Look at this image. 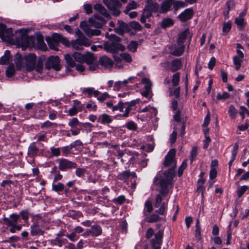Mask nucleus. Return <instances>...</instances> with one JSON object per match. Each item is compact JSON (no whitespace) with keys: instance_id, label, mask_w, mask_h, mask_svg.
<instances>
[{"instance_id":"6","label":"nucleus","mask_w":249,"mask_h":249,"mask_svg":"<svg viewBox=\"0 0 249 249\" xmlns=\"http://www.w3.org/2000/svg\"><path fill=\"white\" fill-rule=\"evenodd\" d=\"M90 44V40L82 34L79 35L77 38L71 42L72 47L76 50H82L83 46L88 47Z\"/></svg>"},{"instance_id":"10","label":"nucleus","mask_w":249,"mask_h":249,"mask_svg":"<svg viewBox=\"0 0 249 249\" xmlns=\"http://www.w3.org/2000/svg\"><path fill=\"white\" fill-rule=\"evenodd\" d=\"M19 219V215L16 213H12L10 215L9 218L4 217L2 218V220L5 225L11 227L9 231L11 233H15L16 231V228H15V223H17Z\"/></svg>"},{"instance_id":"62","label":"nucleus","mask_w":249,"mask_h":249,"mask_svg":"<svg viewBox=\"0 0 249 249\" xmlns=\"http://www.w3.org/2000/svg\"><path fill=\"white\" fill-rule=\"evenodd\" d=\"M126 126L127 129L131 130H136L137 129V124L133 121L128 122L126 124Z\"/></svg>"},{"instance_id":"18","label":"nucleus","mask_w":249,"mask_h":249,"mask_svg":"<svg viewBox=\"0 0 249 249\" xmlns=\"http://www.w3.org/2000/svg\"><path fill=\"white\" fill-rule=\"evenodd\" d=\"M99 64L106 68L111 67L113 64L112 60L107 56L100 57L99 59Z\"/></svg>"},{"instance_id":"32","label":"nucleus","mask_w":249,"mask_h":249,"mask_svg":"<svg viewBox=\"0 0 249 249\" xmlns=\"http://www.w3.org/2000/svg\"><path fill=\"white\" fill-rule=\"evenodd\" d=\"M95 60V57L93 54L88 53L84 55V62L87 64H90L93 63Z\"/></svg>"},{"instance_id":"64","label":"nucleus","mask_w":249,"mask_h":249,"mask_svg":"<svg viewBox=\"0 0 249 249\" xmlns=\"http://www.w3.org/2000/svg\"><path fill=\"white\" fill-rule=\"evenodd\" d=\"M124 107H125V111L122 115L124 117H127L129 116V112L133 110V108L128 105H124Z\"/></svg>"},{"instance_id":"30","label":"nucleus","mask_w":249,"mask_h":249,"mask_svg":"<svg viewBox=\"0 0 249 249\" xmlns=\"http://www.w3.org/2000/svg\"><path fill=\"white\" fill-rule=\"evenodd\" d=\"M10 51L6 50L5 52L4 55L1 57L0 64L1 65H7L9 63L10 57Z\"/></svg>"},{"instance_id":"25","label":"nucleus","mask_w":249,"mask_h":249,"mask_svg":"<svg viewBox=\"0 0 249 249\" xmlns=\"http://www.w3.org/2000/svg\"><path fill=\"white\" fill-rule=\"evenodd\" d=\"M181 67V62L179 59H176L171 62L170 70L172 72H175L180 69Z\"/></svg>"},{"instance_id":"27","label":"nucleus","mask_w":249,"mask_h":249,"mask_svg":"<svg viewBox=\"0 0 249 249\" xmlns=\"http://www.w3.org/2000/svg\"><path fill=\"white\" fill-rule=\"evenodd\" d=\"M152 16V12L145 7L143 10L140 21L142 23H144L146 22V19L150 18Z\"/></svg>"},{"instance_id":"51","label":"nucleus","mask_w":249,"mask_h":249,"mask_svg":"<svg viewBox=\"0 0 249 249\" xmlns=\"http://www.w3.org/2000/svg\"><path fill=\"white\" fill-rule=\"evenodd\" d=\"M50 150L52 155L54 157H57L60 155L61 147L55 148L54 147H51L50 148Z\"/></svg>"},{"instance_id":"41","label":"nucleus","mask_w":249,"mask_h":249,"mask_svg":"<svg viewBox=\"0 0 249 249\" xmlns=\"http://www.w3.org/2000/svg\"><path fill=\"white\" fill-rule=\"evenodd\" d=\"M233 63L235 66V69L237 71H238L241 66V63L243 61V58L239 57V56H234L233 58Z\"/></svg>"},{"instance_id":"7","label":"nucleus","mask_w":249,"mask_h":249,"mask_svg":"<svg viewBox=\"0 0 249 249\" xmlns=\"http://www.w3.org/2000/svg\"><path fill=\"white\" fill-rule=\"evenodd\" d=\"M104 3L112 12L115 16H118L120 14L119 9L122 6L121 3L118 0H103Z\"/></svg>"},{"instance_id":"43","label":"nucleus","mask_w":249,"mask_h":249,"mask_svg":"<svg viewBox=\"0 0 249 249\" xmlns=\"http://www.w3.org/2000/svg\"><path fill=\"white\" fill-rule=\"evenodd\" d=\"M15 72L14 66L13 65H10L6 71V75L7 77H11L15 74Z\"/></svg>"},{"instance_id":"61","label":"nucleus","mask_w":249,"mask_h":249,"mask_svg":"<svg viewBox=\"0 0 249 249\" xmlns=\"http://www.w3.org/2000/svg\"><path fill=\"white\" fill-rule=\"evenodd\" d=\"M248 188V187L246 185H244L240 187L236 191L238 197H241L243 196V195L245 193Z\"/></svg>"},{"instance_id":"39","label":"nucleus","mask_w":249,"mask_h":249,"mask_svg":"<svg viewBox=\"0 0 249 249\" xmlns=\"http://www.w3.org/2000/svg\"><path fill=\"white\" fill-rule=\"evenodd\" d=\"M120 58L117 57L115 58L116 61H120L121 59L125 60L127 62H130L132 61V58L130 55L128 53H123L120 55Z\"/></svg>"},{"instance_id":"46","label":"nucleus","mask_w":249,"mask_h":249,"mask_svg":"<svg viewBox=\"0 0 249 249\" xmlns=\"http://www.w3.org/2000/svg\"><path fill=\"white\" fill-rule=\"evenodd\" d=\"M72 56L75 61L79 63L84 62V55L81 53L75 52L72 54Z\"/></svg>"},{"instance_id":"54","label":"nucleus","mask_w":249,"mask_h":249,"mask_svg":"<svg viewBox=\"0 0 249 249\" xmlns=\"http://www.w3.org/2000/svg\"><path fill=\"white\" fill-rule=\"evenodd\" d=\"M52 189L55 192L62 191L64 189V185L61 182H59L57 184H53L52 186Z\"/></svg>"},{"instance_id":"34","label":"nucleus","mask_w":249,"mask_h":249,"mask_svg":"<svg viewBox=\"0 0 249 249\" xmlns=\"http://www.w3.org/2000/svg\"><path fill=\"white\" fill-rule=\"evenodd\" d=\"M131 172L129 170H126L124 172H123L120 173L117 176V178L121 180H123L125 182L128 179V178L130 177Z\"/></svg>"},{"instance_id":"50","label":"nucleus","mask_w":249,"mask_h":249,"mask_svg":"<svg viewBox=\"0 0 249 249\" xmlns=\"http://www.w3.org/2000/svg\"><path fill=\"white\" fill-rule=\"evenodd\" d=\"M71 149H72L71 148L70 145L61 147V151L62 152V156H68L71 153Z\"/></svg>"},{"instance_id":"59","label":"nucleus","mask_w":249,"mask_h":249,"mask_svg":"<svg viewBox=\"0 0 249 249\" xmlns=\"http://www.w3.org/2000/svg\"><path fill=\"white\" fill-rule=\"evenodd\" d=\"M228 112L230 114V116L232 119L235 117L237 113V110L233 105H231L230 106Z\"/></svg>"},{"instance_id":"57","label":"nucleus","mask_w":249,"mask_h":249,"mask_svg":"<svg viewBox=\"0 0 249 249\" xmlns=\"http://www.w3.org/2000/svg\"><path fill=\"white\" fill-rule=\"evenodd\" d=\"M142 82L143 84H144V88L146 89L151 90L152 83L148 78L145 77L142 78Z\"/></svg>"},{"instance_id":"28","label":"nucleus","mask_w":249,"mask_h":249,"mask_svg":"<svg viewBox=\"0 0 249 249\" xmlns=\"http://www.w3.org/2000/svg\"><path fill=\"white\" fill-rule=\"evenodd\" d=\"M68 125L71 129L82 128L83 124L80 123L77 118H73L69 122Z\"/></svg>"},{"instance_id":"37","label":"nucleus","mask_w":249,"mask_h":249,"mask_svg":"<svg viewBox=\"0 0 249 249\" xmlns=\"http://www.w3.org/2000/svg\"><path fill=\"white\" fill-rule=\"evenodd\" d=\"M65 59L67 64L71 67L73 68L75 66V60L73 57L72 55L70 54H66L65 55Z\"/></svg>"},{"instance_id":"31","label":"nucleus","mask_w":249,"mask_h":249,"mask_svg":"<svg viewBox=\"0 0 249 249\" xmlns=\"http://www.w3.org/2000/svg\"><path fill=\"white\" fill-rule=\"evenodd\" d=\"M88 22L91 26L97 28H101L104 25V22H100L93 18H89Z\"/></svg>"},{"instance_id":"53","label":"nucleus","mask_w":249,"mask_h":249,"mask_svg":"<svg viewBox=\"0 0 249 249\" xmlns=\"http://www.w3.org/2000/svg\"><path fill=\"white\" fill-rule=\"evenodd\" d=\"M197 155V147L196 146H194L193 147L192 151H191V153H190V160H191V162H192L195 160Z\"/></svg>"},{"instance_id":"24","label":"nucleus","mask_w":249,"mask_h":249,"mask_svg":"<svg viewBox=\"0 0 249 249\" xmlns=\"http://www.w3.org/2000/svg\"><path fill=\"white\" fill-rule=\"evenodd\" d=\"M157 213H153L150 216H145V220L148 223H155L162 220Z\"/></svg>"},{"instance_id":"1","label":"nucleus","mask_w":249,"mask_h":249,"mask_svg":"<svg viewBox=\"0 0 249 249\" xmlns=\"http://www.w3.org/2000/svg\"><path fill=\"white\" fill-rule=\"evenodd\" d=\"M0 38L3 41L9 42H15L21 46L22 49L27 47H33L35 46V37L28 36L26 35L19 33L14 38V34L12 28H6L3 23H0Z\"/></svg>"},{"instance_id":"47","label":"nucleus","mask_w":249,"mask_h":249,"mask_svg":"<svg viewBox=\"0 0 249 249\" xmlns=\"http://www.w3.org/2000/svg\"><path fill=\"white\" fill-rule=\"evenodd\" d=\"M124 103L122 101H120L118 104L116 106H113L112 108L113 111L119 110L120 112H124Z\"/></svg>"},{"instance_id":"60","label":"nucleus","mask_w":249,"mask_h":249,"mask_svg":"<svg viewBox=\"0 0 249 249\" xmlns=\"http://www.w3.org/2000/svg\"><path fill=\"white\" fill-rule=\"evenodd\" d=\"M173 5L175 11H177L179 8L184 7L185 4L184 2L182 1H178L176 2L173 1Z\"/></svg>"},{"instance_id":"36","label":"nucleus","mask_w":249,"mask_h":249,"mask_svg":"<svg viewBox=\"0 0 249 249\" xmlns=\"http://www.w3.org/2000/svg\"><path fill=\"white\" fill-rule=\"evenodd\" d=\"M178 47L177 49H176L172 53V54L173 55L179 56L181 55L184 52V48L185 46L184 44H178Z\"/></svg>"},{"instance_id":"56","label":"nucleus","mask_w":249,"mask_h":249,"mask_svg":"<svg viewBox=\"0 0 249 249\" xmlns=\"http://www.w3.org/2000/svg\"><path fill=\"white\" fill-rule=\"evenodd\" d=\"M231 28V21H228L223 23L222 31L224 33H228Z\"/></svg>"},{"instance_id":"52","label":"nucleus","mask_w":249,"mask_h":249,"mask_svg":"<svg viewBox=\"0 0 249 249\" xmlns=\"http://www.w3.org/2000/svg\"><path fill=\"white\" fill-rule=\"evenodd\" d=\"M35 112V118L37 119H42L46 116V112L44 110L40 109L37 111L36 109Z\"/></svg>"},{"instance_id":"19","label":"nucleus","mask_w":249,"mask_h":249,"mask_svg":"<svg viewBox=\"0 0 249 249\" xmlns=\"http://www.w3.org/2000/svg\"><path fill=\"white\" fill-rule=\"evenodd\" d=\"M97 119L98 122L104 124H108L113 121L112 117L106 113L99 115Z\"/></svg>"},{"instance_id":"33","label":"nucleus","mask_w":249,"mask_h":249,"mask_svg":"<svg viewBox=\"0 0 249 249\" xmlns=\"http://www.w3.org/2000/svg\"><path fill=\"white\" fill-rule=\"evenodd\" d=\"M234 22L238 26L239 30H243L246 25V22L245 21L244 18H240V17L236 18Z\"/></svg>"},{"instance_id":"5","label":"nucleus","mask_w":249,"mask_h":249,"mask_svg":"<svg viewBox=\"0 0 249 249\" xmlns=\"http://www.w3.org/2000/svg\"><path fill=\"white\" fill-rule=\"evenodd\" d=\"M16 58L15 63L17 66L21 67L25 61L28 71H31L35 69L36 61V56L35 54L30 53L22 58L19 53H17L16 55Z\"/></svg>"},{"instance_id":"55","label":"nucleus","mask_w":249,"mask_h":249,"mask_svg":"<svg viewBox=\"0 0 249 249\" xmlns=\"http://www.w3.org/2000/svg\"><path fill=\"white\" fill-rule=\"evenodd\" d=\"M186 166H187L186 160H184L182 161V162L181 165L180 166V167L178 169V177H180L182 175L183 171H184V169L186 168Z\"/></svg>"},{"instance_id":"29","label":"nucleus","mask_w":249,"mask_h":249,"mask_svg":"<svg viewBox=\"0 0 249 249\" xmlns=\"http://www.w3.org/2000/svg\"><path fill=\"white\" fill-rule=\"evenodd\" d=\"M153 210L152 202L150 200H147L144 204L143 214L144 216H147Z\"/></svg>"},{"instance_id":"4","label":"nucleus","mask_w":249,"mask_h":249,"mask_svg":"<svg viewBox=\"0 0 249 249\" xmlns=\"http://www.w3.org/2000/svg\"><path fill=\"white\" fill-rule=\"evenodd\" d=\"M121 38L114 34H111L109 40L104 43V49L107 52L114 53L117 50L124 51L125 47L120 43Z\"/></svg>"},{"instance_id":"15","label":"nucleus","mask_w":249,"mask_h":249,"mask_svg":"<svg viewBox=\"0 0 249 249\" xmlns=\"http://www.w3.org/2000/svg\"><path fill=\"white\" fill-rule=\"evenodd\" d=\"M194 15V11L191 8L185 9L178 16V18L183 22L190 19Z\"/></svg>"},{"instance_id":"42","label":"nucleus","mask_w":249,"mask_h":249,"mask_svg":"<svg viewBox=\"0 0 249 249\" xmlns=\"http://www.w3.org/2000/svg\"><path fill=\"white\" fill-rule=\"evenodd\" d=\"M180 80V74L179 72H176L172 76V83L174 87H177L178 85Z\"/></svg>"},{"instance_id":"11","label":"nucleus","mask_w":249,"mask_h":249,"mask_svg":"<svg viewBox=\"0 0 249 249\" xmlns=\"http://www.w3.org/2000/svg\"><path fill=\"white\" fill-rule=\"evenodd\" d=\"M102 233L101 227L97 224H94L91 226L90 229H87L85 231L81 234L84 237H87L89 235L92 237H97Z\"/></svg>"},{"instance_id":"26","label":"nucleus","mask_w":249,"mask_h":249,"mask_svg":"<svg viewBox=\"0 0 249 249\" xmlns=\"http://www.w3.org/2000/svg\"><path fill=\"white\" fill-rule=\"evenodd\" d=\"M31 234L33 236L43 235L44 231H42L38 224H34L31 226Z\"/></svg>"},{"instance_id":"12","label":"nucleus","mask_w":249,"mask_h":249,"mask_svg":"<svg viewBox=\"0 0 249 249\" xmlns=\"http://www.w3.org/2000/svg\"><path fill=\"white\" fill-rule=\"evenodd\" d=\"M60 34L54 33L52 36L46 38V41L50 49L56 50L60 43Z\"/></svg>"},{"instance_id":"3","label":"nucleus","mask_w":249,"mask_h":249,"mask_svg":"<svg viewBox=\"0 0 249 249\" xmlns=\"http://www.w3.org/2000/svg\"><path fill=\"white\" fill-rule=\"evenodd\" d=\"M156 185L159 184L160 187V194H157L155 197V207L158 208L162 203L163 197L166 196L169 193V186L171 184L168 180L160 179L159 180L158 176H156L154 180Z\"/></svg>"},{"instance_id":"20","label":"nucleus","mask_w":249,"mask_h":249,"mask_svg":"<svg viewBox=\"0 0 249 249\" xmlns=\"http://www.w3.org/2000/svg\"><path fill=\"white\" fill-rule=\"evenodd\" d=\"M83 30L89 37H91L93 36H99L101 34V31L100 30L97 29H92L88 26L85 27L83 28Z\"/></svg>"},{"instance_id":"40","label":"nucleus","mask_w":249,"mask_h":249,"mask_svg":"<svg viewBox=\"0 0 249 249\" xmlns=\"http://www.w3.org/2000/svg\"><path fill=\"white\" fill-rule=\"evenodd\" d=\"M58 236H65L68 238L71 241H74L77 240L79 236L76 234V233L75 232H73L70 234H63L61 232L58 234Z\"/></svg>"},{"instance_id":"17","label":"nucleus","mask_w":249,"mask_h":249,"mask_svg":"<svg viewBox=\"0 0 249 249\" xmlns=\"http://www.w3.org/2000/svg\"><path fill=\"white\" fill-rule=\"evenodd\" d=\"M39 149L37 147L36 142L31 143L28 149V155L30 157L34 158L38 155Z\"/></svg>"},{"instance_id":"2","label":"nucleus","mask_w":249,"mask_h":249,"mask_svg":"<svg viewBox=\"0 0 249 249\" xmlns=\"http://www.w3.org/2000/svg\"><path fill=\"white\" fill-rule=\"evenodd\" d=\"M176 150L172 149L169 150L168 154L165 156L164 161V166L166 167H170L167 171L164 173L165 178L160 176H158L159 180L166 179L168 180L169 183H171V181L175 176V169L177 167V162L175 160Z\"/></svg>"},{"instance_id":"48","label":"nucleus","mask_w":249,"mask_h":249,"mask_svg":"<svg viewBox=\"0 0 249 249\" xmlns=\"http://www.w3.org/2000/svg\"><path fill=\"white\" fill-rule=\"evenodd\" d=\"M129 26V27H131L132 28L138 31H141L142 29V26L138 21H133L130 22Z\"/></svg>"},{"instance_id":"23","label":"nucleus","mask_w":249,"mask_h":249,"mask_svg":"<svg viewBox=\"0 0 249 249\" xmlns=\"http://www.w3.org/2000/svg\"><path fill=\"white\" fill-rule=\"evenodd\" d=\"M36 46L38 49L46 51L47 49V46L44 41L43 36H38L36 38Z\"/></svg>"},{"instance_id":"16","label":"nucleus","mask_w":249,"mask_h":249,"mask_svg":"<svg viewBox=\"0 0 249 249\" xmlns=\"http://www.w3.org/2000/svg\"><path fill=\"white\" fill-rule=\"evenodd\" d=\"M173 0H164L160 5V13H166L171 10Z\"/></svg>"},{"instance_id":"9","label":"nucleus","mask_w":249,"mask_h":249,"mask_svg":"<svg viewBox=\"0 0 249 249\" xmlns=\"http://www.w3.org/2000/svg\"><path fill=\"white\" fill-rule=\"evenodd\" d=\"M45 68L49 70L51 68L56 71H59L61 67L60 65V59L58 56H50L47 59L45 64Z\"/></svg>"},{"instance_id":"8","label":"nucleus","mask_w":249,"mask_h":249,"mask_svg":"<svg viewBox=\"0 0 249 249\" xmlns=\"http://www.w3.org/2000/svg\"><path fill=\"white\" fill-rule=\"evenodd\" d=\"M56 162L58 164V168L61 171H67L77 167V164L75 162L67 159H58L56 160Z\"/></svg>"},{"instance_id":"49","label":"nucleus","mask_w":249,"mask_h":249,"mask_svg":"<svg viewBox=\"0 0 249 249\" xmlns=\"http://www.w3.org/2000/svg\"><path fill=\"white\" fill-rule=\"evenodd\" d=\"M126 199L124 196H120L117 198H115L112 200V202L115 204H118L119 205L123 204L125 201Z\"/></svg>"},{"instance_id":"35","label":"nucleus","mask_w":249,"mask_h":249,"mask_svg":"<svg viewBox=\"0 0 249 249\" xmlns=\"http://www.w3.org/2000/svg\"><path fill=\"white\" fill-rule=\"evenodd\" d=\"M174 24V21L170 18H166L162 20L161 23V27L163 29L169 27Z\"/></svg>"},{"instance_id":"58","label":"nucleus","mask_w":249,"mask_h":249,"mask_svg":"<svg viewBox=\"0 0 249 249\" xmlns=\"http://www.w3.org/2000/svg\"><path fill=\"white\" fill-rule=\"evenodd\" d=\"M86 172V169L82 168H77L75 170V175L79 178L83 177Z\"/></svg>"},{"instance_id":"13","label":"nucleus","mask_w":249,"mask_h":249,"mask_svg":"<svg viewBox=\"0 0 249 249\" xmlns=\"http://www.w3.org/2000/svg\"><path fill=\"white\" fill-rule=\"evenodd\" d=\"M163 236V231L160 230L154 236V238L150 241L151 245L153 249H160L162 244V239Z\"/></svg>"},{"instance_id":"44","label":"nucleus","mask_w":249,"mask_h":249,"mask_svg":"<svg viewBox=\"0 0 249 249\" xmlns=\"http://www.w3.org/2000/svg\"><path fill=\"white\" fill-rule=\"evenodd\" d=\"M138 43L136 41H131L127 46L128 49L133 53L136 52Z\"/></svg>"},{"instance_id":"21","label":"nucleus","mask_w":249,"mask_h":249,"mask_svg":"<svg viewBox=\"0 0 249 249\" xmlns=\"http://www.w3.org/2000/svg\"><path fill=\"white\" fill-rule=\"evenodd\" d=\"M190 35L189 29H186L184 31L178 35V44H183L188 36Z\"/></svg>"},{"instance_id":"38","label":"nucleus","mask_w":249,"mask_h":249,"mask_svg":"<svg viewBox=\"0 0 249 249\" xmlns=\"http://www.w3.org/2000/svg\"><path fill=\"white\" fill-rule=\"evenodd\" d=\"M145 7L152 12H158L159 9V4L155 2L148 3Z\"/></svg>"},{"instance_id":"14","label":"nucleus","mask_w":249,"mask_h":249,"mask_svg":"<svg viewBox=\"0 0 249 249\" xmlns=\"http://www.w3.org/2000/svg\"><path fill=\"white\" fill-rule=\"evenodd\" d=\"M118 27L114 29V31L118 34L123 36L124 32H129L130 30L129 24L122 20H118Z\"/></svg>"},{"instance_id":"45","label":"nucleus","mask_w":249,"mask_h":249,"mask_svg":"<svg viewBox=\"0 0 249 249\" xmlns=\"http://www.w3.org/2000/svg\"><path fill=\"white\" fill-rule=\"evenodd\" d=\"M43 60L42 58H39L37 60L36 66L35 65V68L34 69H36V71L38 72L41 73L43 70Z\"/></svg>"},{"instance_id":"63","label":"nucleus","mask_w":249,"mask_h":249,"mask_svg":"<svg viewBox=\"0 0 249 249\" xmlns=\"http://www.w3.org/2000/svg\"><path fill=\"white\" fill-rule=\"evenodd\" d=\"M101 96L97 97V100L100 102H103L104 101L107 100V99L110 98V95L109 94L105 92L102 94H101Z\"/></svg>"},{"instance_id":"22","label":"nucleus","mask_w":249,"mask_h":249,"mask_svg":"<svg viewBox=\"0 0 249 249\" xmlns=\"http://www.w3.org/2000/svg\"><path fill=\"white\" fill-rule=\"evenodd\" d=\"M94 8L95 10L97 11L99 13L105 17L109 18L110 17V14L107 12L105 7L101 4H96L94 6Z\"/></svg>"}]
</instances>
